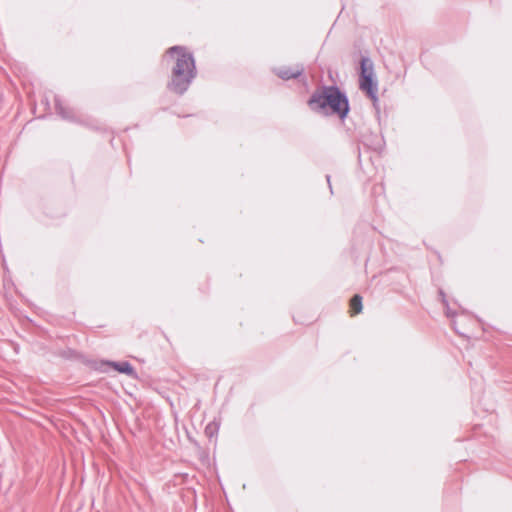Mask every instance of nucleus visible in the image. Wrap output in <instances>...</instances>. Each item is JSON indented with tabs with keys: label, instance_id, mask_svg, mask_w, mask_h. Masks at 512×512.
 <instances>
[{
	"label": "nucleus",
	"instance_id": "f03ea898",
	"mask_svg": "<svg viewBox=\"0 0 512 512\" xmlns=\"http://www.w3.org/2000/svg\"><path fill=\"white\" fill-rule=\"evenodd\" d=\"M308 105L314 111L323 114H336L343 119L348 111L346 96L336 87H324L315 92L308 101Z\"/></svg>",
	"mask_w": 512,
	"mask_h": 512
},
{
	"label": "nucleus",
	"instance_id": "423d86ee",
	"mask_svg": "<svg viewBox=\"0 0 512 512\" xmlns=\"http://www.w3.org/2000/svg\"><path fill=\"white\" fill-rule=\"evenodd\" d=\"M111 365L120 373H124L130 376L134 375V368L129 362H112Z\"/></svg>",
	"mask_w": 512,
	"mask_h": 512
},
{
	"label": "nucleus",
	"instance_id": "f257e3e1",
	"mask_svg": "<svg viewBox=\"0 0 512 512\" xmlns=\"http://www.w3.org/2000/svg\"><path fill=\"white\" fill-rule=\"evenodd\" d=\"M167 53L176 57V64L172 70L170 89L178 94H182L187 90L196 74L193 56L186 48L181 46L171 47Z\"/></svg>",
	"mask_w": 512,
	"mask_h": 512
},
{
	"label": "nucleus",
	"instance_id": "20e7f679",
	"mask_svg": "<svg viewBox=\"0 0 512 512\" xmlns=\"http://www.w3.org/2000/svg\"><path fill=\"white\" fill-rule=\"evenodd\" d=\"M303 71H304V68L301 65H297L296 68H294V69L281 68V69L277 70V75L284 80H289L292 78H297L298 76H300L303 73Z\"/></svg>",
	"mask_w": 512,
	"mask_h": 512
},
{
	"label": "nucleus",
	"instance_id": "39448f33",
	"mask_svg": "<svg viewBox=\"0 0 512 512\" xmlns=\"http://www.w3.org/2000/svg\"><path fill=\"white\" fill-rule=\"evenodd\" d=\"M361 73L360 77L368 76L369 78H373L374 72H373V63L369 58H362L361 59Z\"/></svg>",
	"mask_w": 512,
	"mask_h": 512
},
{
	"label": "nucleus",
	"instance_id": "7ed1b4c3",
	"mask_svg": "<svg viewBox=\"0 0 512 512\" xmlns=\"http://www.w3.org/2000/svg\"><path fill=\"white\" fill-rule=\"evenodd\" d=\"M360 89L374 101L377 100V84L374 82L373 78H369L368 76L360 77Z\"/></svg>",
	"mask_w": 512,
	"mask_h": 512
},
{
	"label": "nucleus",
	"instance_id": "0eeeda50",
	"mask_svg": "<svg viewBox=\"0 0 512 512\" xmlns=\"http://www.w3.org/2000/svg\"><path fill=\"white\" fill-rule=\"evenodd\" d=\"M350 307L352 314H358L362 310V298L359 295H355L350 301Z\"/></svg>",
	"mask_w": 512,
	"mask_h": 512
},
{
	"label": "nucleus",
	"instance_id": "6e6552de",
	"mask_svg": "<svg viewBox=\"0 0 512 512\" xmlns=\"http://www.w3.org/2000/svg\"><path fill=\"white\" fill-rule=\"evenodd\" d=\"M58 109L61 110L62 108L59 106ZM60 113L63 115V118L67 117L62 111H60Z\"/></svg>",
	"mask_w": 512,
	"mask_h": 512
}]
</instances>
